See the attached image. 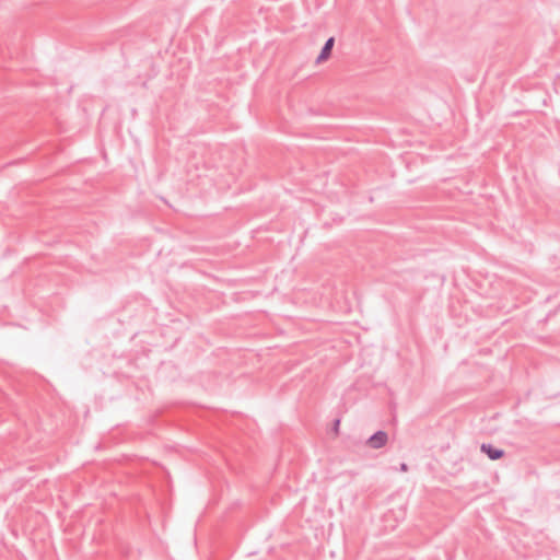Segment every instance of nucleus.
I'll use <instances>...</instances> for the list:
<instances>
[{
    "mask_svg": "<svg viewBox=\"0 0 560 560\" xmlns=\"http://www.w3.org/2000/svg\"><path fill=\"white\" fill-rule=\"evenodd\" d=\"M334 46V37H313L311 50L315 57V63L320 65L326 62L331 56Z\"/></svg>",
    "mask_w": 560,
    "mask_h": 560,
    "instance_id": "1",
    "label": "nucleus"
},
{
    "mask_svg": "<svg viewBox=\"0 0 560 560\" xmlns=\"http://www.w3.org/2000/svg\"><path fill=\"white\" fill-rule=\"evenodd\" d=\"M481 451L486 453L491 459H499L503 456V452L501 450L494 448L491 445L482 444Z\"/></svg>",
    "mask_w": 560,
    "mask_h": 560,
    "instance_id": "3",
    "label": "nucleus"
},
{
    "mask_svg": "<svg viewBox=\"0 0 560 560\" xmlns=\"http://www.w3.org/2000/svg\"><path fill=\"white\" fill-rule=\"evenodd\" d=\"M387 442V434L384 431H378L374 435H372L368 444L372 448H380L383 447Z\"/></svg>",
    "mask_w": 560,
    "mask_h": 560,
    "instance_id": "2",
    "label": "nucleus"
}]
</instances>
